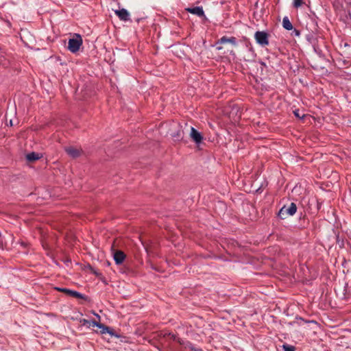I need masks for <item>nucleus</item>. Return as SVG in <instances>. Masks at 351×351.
<instances>
[{
  "label": "nucleus",
  "instance_id": "nucleus-22",
  "mask_svg": "<svg viewBox=\"0 0 351 351\" xmlns=\"http://www.w3.org/2000/svg\"><path fill=\"white\" fill-rule=\"evenodd\" d=\"M296 34L299 35V32L298 31H296Z\"/></svg>",
  "mask_w": 351,
  "mask_h": 351
},
{
  "label": "nucleus",
  "instance_id": "nucleus-10",
  "mask_svg": "<svg viewBox=\"0 0 351 351\" xmlns=\"http://www.w3.org/2000/svg\"><path fill=\"white\" fill-rule=\"evenodd\" d=\"M219 43L220 44H226V43H230L233 45H237V42H236V38L234 37H230V38H228L227 36H222L218 41Z\"/></svg>",
  "mask_w": 351,
  "mask_h": 351
},
{
  "label": "nucleus",
  "instance_id": "nucleus-12",
  "mask_svg": "<svg viewBox=\"0 0 351 351\" xmlns=\"http://www.w3.org/2000/svg\"><path fill=\"white\" fill-rule=\"evenodd\" d=\"M40 158V154L35 152H32L26 155V159L29 162H34L38 160Z\"/></svg>",
  "mask_w": 351,
  "mask_h": 351
},
{
  "label": "nucleus",
  "instance_id": "nucleus-2",
  "mask_svg": "<svg viewBox=\"0 0 351 351\" xmlns=\"http://www.w3.org/2000/svg\"><path fill=\"white\" fill-rule=\"evenodd\" d=\"M297 211V206L295 203H291L289 206H282L278 212V217L285 219L290 216H293Z\"/></svg>",
  "mask_w": 351,
  "mask_h": 351
},
{
  "label": "nucleus",
  "instance_id": "nucleus-21",
  "mask_svg": "<svg viewBox=\"0 0 351 351\" xmlns=\"http://www.w3.org/2000/svg\"><path fill=\"white\" fill-rule=\"evenodd\" d=\"M177 136H178V137H179L180 136V132H178Z\"/></svg>",
  "mask_w": 351,
  "mask_h": 351
},
{
  "label": "nucleus",
  "instance_id": "nucleus-6",
  "mask_svg": "<svg viewBox=\"0 0 351 351\" xmlns=\"http://www.w3.org/2000/svg\"><path fill=\"white\" fill-rule=\"evenodd\" d=\"M126 256L125 253L121 250H115L113 253L114 260L117 265H121L125 260Z\"/></svg>",
  "mask_w": 351,
  "mask_h": 351
},
{
  "label": "nucleus",
  "instance_id": "nucleus-11",
  "mask_svg": "<svg viewBox=\"0 0 351 351\" xmlns=\"http://www.w3.org/2000/svg\"><path fill=\"white\" fill-rule=\"evenodd\" d=\"M282 27L287 30L293 29V27L289 21L288 16H285L282 19Z\"/></svg>",
  "mask_w": 351,
  "mask_h": 351
},
{
  "label": "nucleus",
  "instance_id": "nucleus-17",
  "mask_svg": "<svg viewBox=\"0 0 351 351\" xmlns=\"http://www.w3.org/2000/svg\"><path fill=\"white\" fill-rule=\"evenodd\" d=\"M283 348L285 351H295V348L289 345H283Z\"/></svg>",
  "mask_w": 351,
  "mask_h": 351
},
{
  "label": "nucleus",
  "instance_id": "nucleus-18",
  "mask_svg": "<svg viewBox=\"0 0 351 351\" xmlns=\"http://www.w3.org/2000/svg\"><path fill=\"white\" fill-rule=\"evenodd\" d=\"M89 322L90 321L89 320H87L86 319H82L80 320V323L84 325V326H86L87 324H89Z\"/></svg>",
  "mask_w": 351,
  "mask_h": 351
},
{
  "label": "nucleus",
  "instance_id": "nucleus-15",
  "mask_svg": "<svg viewBox=\"0 0 351 351\" xmlns=\"http://www.w3.org/2000/svg\"><path fill=\"white\" fill-rule=\"evenodd\" d=\"M303 3V0H293V6L296 8L300 7Z\"/></svg>",
  "mask_w": 351,
  "mask_h": 351
},
{
  "label": "nucleus",
  "instance_id": "nucleus-9",
  "mask_svg": "<svg viewBox=\"0 0 351 351\" xmlns=\"http://www.w3.org/2000/svg\"><path fill=\"white\" fill-rule=\"evenodd\" d=\"M59 291H61V292H63V293H65L69 295H71L74 298H83V295L81 294L80 293L77 292V291H72V290H70V289H65V288H58L57 289Z\"/></svg>",
  "mask_w": 351,
  "mask_h": 351
},
{
  "label": "nucleus",
  "instance_id": "nucleus-7",
  "mask_svg": "<svg viewBox=\"0 0 351 351\" xmlns=\"http://www.w3.org/2000/svg\"><path fill=\"white\" fill-rule=\"evenodd\" d=\"M116 15L119 18L120 20L123 21H130V13L129 12L122 8L121 10H115Z\"/></svg>",
  "mask_w": 351,
  "mask_h": 351
},
{
  "label": "nucleus",
  "instance_id": "nucleus-23",
  "mask_svg": "<svg viewBox=\"0 0 351 351\" xmlns=\"http://www.w3.org/2000/svg\"><path fill=\"white\" fill-rule=\"evenodd\" d=\"M191 350L196 351V350H195L193 348H191Z\"/></svg>",
  "mask_w": 351,
  "mask_h": 351
},
{
  "label": "nucleus",
  "instance_id": "nucleus-3",
  "mask_svg": "<svg viewBox=\"0 0 351 351\" xmlns=\"http://www.w3.org/2000/svg\"><path fill=\"white\" fill-rule=\"evenodd\" d=\"M254 38L256 43L263 47L269 45V34L265 32H256L254 34Z\"/></svg>",
  "mask_w": 351,
  "mask_h": 351
},
{
  "label": "nucleus",
  "instance_id": "nucleus-4",
  "mask_svg": "<svg viewBox=\"0 0 351 351\" xmlns=\"http://www.w3.org/2000/svg\"><path fill=\"white\" fill-rule=\"evenodd\" d=\"M189 136L196 144H199L203 140V136L201 133L195 130L193 127H191Z\"/></svg>",
  "mask_w": 351,
  "mask_h": 351
},
{
  "label": "nucleus",
  "instance_id": "nucleus-13",
  "mask_svg": "<svg viewBox=\"0 0 351 351\" xmlns=\"http://www.w3.org/2000/svg\"><path fill=\"white\" fill-rule=\"evenodd\" d=\"M99 328L101 329L100 333H101V334L109 333L112 336L114 335L113 331L109 327H108L102 324H99Z\"/></svg>",
  "mask_w": 351,
  "mask_h": 351
},
{
  "label": "nucleus",
  "instance_id": "nucleus-16",
  "mask_svg": "<svg viewBox=\"0 0 351 351\" xmlns=\"http://www.w3.org/2000/svg\"><path fill=\"white\" fill-rule=\"evenodd\" d=\"M101 323H99V322L96 321V320H92V321H90L89 322V326L88 327H95V326H97L99 328V326Z\"/></svg>",
  "mask_w": 351,
  "mask_h": 351
},
{
  "label": "nucleus",
  "instance_id": "nucleus-8",
  "mask_svg": "<svg viewBox=\"0 0 351 351\" xmlns=\"http://www.w3.org/2000/svg\"><path fill=\"white\" fill-rule=\"evenodd\" d=\"M186 10L193 14L197 15L198 16H204V12L202 7L197 6L194 8H188Z\"/></svg>",
  "mask_w": 351,
  "mask_h": 351
},
{
  "label": "nucleus",
  "instance_id": "nucleus-19",
  "mask_svg": "<svg viewBox=\"0 0 351 351\" xmlns=\"http://www.w3.org/2000/svg\"><path fill=\"white\" fill-rule=\"evenodd\" d=\"M90 271L94 274H95L97 276H99L100 274L98 273L97 271H96L92 267L90 266Z\"/></svg>",
  "mask_w": 351,
  "mask_h": 351
},
{
  "label": "nucleus",
  "instance_id": "nucleus-14",
  "mask_svg": "<svg viewBox=\"0 0 351 351\" xmlns=\"http://www.w3.org/2000/svg\"><path fill=\"white\" fill-rule=\"evenodd\" d=\"M164 337L169 338L170 340H172V341H178V338L176 337V336L171 333H167V332L165 333Z\"/></svg>",
  "mask_w": 351,
  "mask_h": 351
},
{
  "label": "nucleus",
  "instance_id": "nucleus-1",
  "mask_svg": "<svg viewBox=\"0 0 351 351\" xmlns=\"http://www.w3.org/2000/svg\"><path fill=\"white\" fill-rule=\"evenodd\" d=\"M83 40L82 36L78 34H75L73 38L68 41V49L72 53H76L82 45Z\"/></svg>",
  "mask_w": 351,
  "mask_h": 351
},
{
  "label": "nucleus",
  "instance_id": "nucleus-20",
  "mask_svg": "<svg viewBox=\"0 0 351 351\" xmlns=\"http://www.w3.org/2000/svg\"><path fill=\"white\" fill-rule=\"evenodd\" d=\"M294 114H295V115L296 117H300V114H299V111H298V110H295V111H294Z\"/></svg>",
  "mask_w": 351,
  "mask_h": 351
},
{
  "label": "nucleus",
  "instance_id": "nucleus-5",
  "mask_svg": "<svg viewBox=\"0 0 351 351\" xmlns=\"http://www.w3.org/2000/svg\"><path fill=\"white\" fill-rule=\"evenodd\" d=\"M64 149L67 154L73 158L79 157L82 153L81 149L73 146L66 147Z\"/></svg>",
  "mask_w": 351,
  "mask_h": 351
}]
</instances>
